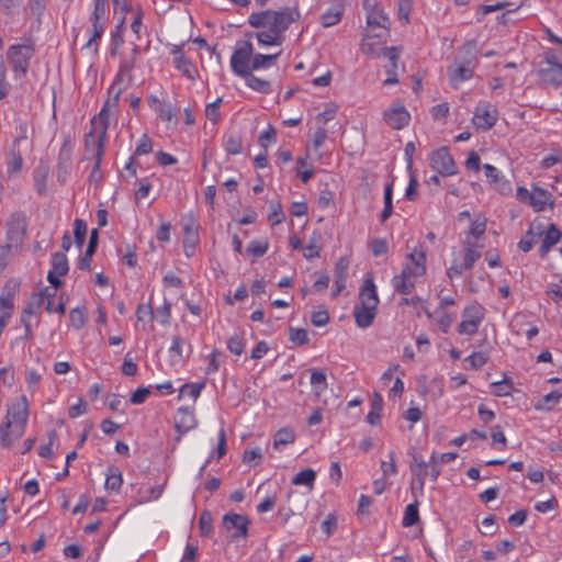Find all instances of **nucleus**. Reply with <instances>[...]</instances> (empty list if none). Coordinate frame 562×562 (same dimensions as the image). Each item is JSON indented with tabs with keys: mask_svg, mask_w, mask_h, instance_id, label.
I'll list each match as a JSON object with an SVG mask.
<instances>
[{
	"mask_svg": "<svg viewBox=\"0 0 562 562\" xmlns=\"http://www.w3.org/2000/svg\"><path fill=\"white\" fill-rule=\"evenodd\" d=\"M485 231V216L476 215L471 220L469 231L464 233L462 249L452 250L451 265L447 269V276L450 280L459 278L464 271L472 269L474 263L481 258L484 249L483 237Z\"/></svg>",
	"mask_w": 562,
	"mask_h": 562,
	"instance_id": "f257e3e1",
	"label": "nucleus"
},
{
	"mask_svg": "<svg viewBox=\"0 0 562 562\" xmlns=\"http://www.w3.org/2000/svg\"><path fill=\"white\" fill-rule=\"evenodd\" d=\"M109 92L113 94L112 98H109L99 114L93 116L91 120L92 128L90 133L86 137V147L88 150L93 149L94 153V167L91 176L99 170L102 157L104 154V145L106 140V133L111 121L115 120L117 109H119V100L121 94V89H115V83H112Z\"/></svg>",
	"mask_w": 562,
	"mask_h": 562,
	"instance_id": "f03ea898",
	"label": "nucleus"
},
{
	"mask_svg": "<svg viewBox=\"0 0 562 562\" xmlns=\"http://www.w3.org/2000/svg\"><path fill=\"white\" fill-rule=\"evenodd\" d=\"M29 419V401L25 395L15 397L7 408V414L0 425V443L10 448L25 432Z\"/></svg>",
	"mask_w": 562,
	"mask_h": 562,
	"instance_id": "7ed1b4c3",
	"label": "nucleus"
},
{
	"mask_svg": "<svg viewBox=\"0 0 562 562\" xmlns=\"http://www.w3.org/2000/svg\"><path fill=\"white\" fill-rule=\"evenodd\" d=\"M427 271V255L424 249L415 247L405 257L401 273L392 278L395 292L411 294Z\"/></svg>",
	"mask_w": 562,
	"mask_h": 562,
	"instance_id": "20e7f679",
	"label": "nucleus"
},
{
	"mask_svg": "<svg viewBox=\"0 0 562 562\" xmlns=\"http://www.w3.org/2000/svg\"><path fill=\"white\" fill-rule=\"evenodd\" d=\"M300 19V10L294 5L254 12L248 16V23L255 29H265L284 40L285 31Z\"/></svg>",
	"mask_w": 562,
	"mask_h": 562,
	"instance_id": "39448f33",
	"label": "nucleus"
},
{
	"mask_svg": "<svg viewBox=\"0 0 562 562\" xmlns=\"http://www.w3.org/2000/svg\"><path fill=\"white\" fill-rule=\"evenodd\" d=\"M359 302L353 307V317L359 328L372 325L379 305V295L373 277L368 276L359 289Z\"/></svg>",
	"mask_w": 562,
	"mask_h": 562,
	"instance_id": "423d86ee",
	"label": "nucleus"
},
{
	"mask_svg": "<svg viewBox=\"0 0 562 562\" xmlns=\"http://www.w3.org/2000/svg\"><path fill=\"white\" fill-rule=\"evenodd\" d=\"M485 307L479 302H471L461 313V323L457 327L460 335L473 336L485 318Z\"/></svg>",
	"mask_w": 562,
	"mask_h": 562,
	"instance_id": "0eeeda50",
	"label": "nucleus"
},
{
	"mask_svg": "<svg viewBox=\"0 0 562 562\" xmlns=\"http://www.w3.org/2000/svg\"><path fill=\"white\" fill-rule=\"evenodd\" d=\"M516 195L520 202L530 205L535 212H542L548 205L550 209L554 206L551 193L536 184H531L530 190L525 187H518Z\"/></svg>",
	"mask_w": 562,
	"mask_h": 562,
	"instance_id": "6e6552de",
	"label": "nucleus"
},
{
	"mask_svg": "<svg viewBox=\"0 0 562 562\" xmlns=\"http://www.w3.org/2000/svg\"><path fill=\"white\" fill-rule=\"evenodd\" d=\"M35 54L32 44H15L8 48L7 56L16 78H22L29 70L30 60Z\"/></svg>",
	"mask_w": 562,
	"mask_h": 562,
	"instance_id": "1a4fd4ad",
	"label": "nucleus"
},
{
	"mask_svg": "<svg viewBox=\"0 0 562 562\" xmlns=\"http://www.w3.org/2000/svg\"><path fill=\"white\" fill-rule=\"evenodd\" d=\"M252 54L254 46L250 42H243L235 47L229 64L236 76L243 77L251 72Z\"/></svg>",
	"mask_w": 562,
	"mask_h": 562,
	"instance_id": "9d476101",
	"label": "nucleus"
},
{
	"mask_svg": "<svg viewBox=\"0 0 562 562\" xmlns=\"http://www.w3.org/2000/svg\"><path fill=\"white\" fill-rule=\"evenodd\" d=\"M498 120V111L495 105L487 101H480L473 112L472 125L477 131L491 130Z\"/></svg>",
	"mask_w": 562,
	"mask_h": 562,
	"instance_id": "9b49d317",
	"label": "nucleus"
},
{
	"mask_svg": "<svg viewBox=\"0 0 562 562\" xmlns=\"http://www.w3.org/2000/svg\"><path fill=\"white\" fill-rule=\"evenodd\" d=\"M58 288H45L44 290L34 293L24 307L26 314H36L41 308L47 313H54V300L57 294Z\"/></svg>",
	"mask_w": 562,
	"mask_h": 562,
	"instance_id": "f8f14e48",
	"label": "nucleus"
},
{
	"mask_svg": "<svg viewBox=\"0 0 562 562\" xmlns=\"http://www.w3.org/2000/svg\"><path fill=\"white\" fill-rule=\"evenodd\" d=\"M363 8L367 12L368 31L372 32L374 27L381 29L383 34H386L390 29L389 16L375 3V0H366Z\"/></svg>",
	"mask_w": 562,
	"mask_h": 562,
	"instance_id": "ddd939ff",
	"label": "nucleus"
},
{
	"mask_svg": "<svg viewBox=\"0 0 562 562\" xmlns=\"http://www.w3.org/2000/svg\"><path fill=\"white\" fill-rule=\"evenodd\" d=\"M25 236V220L20 213L10 216L7 223V241L5 245L16 250Z\"/></svg>",
	"mask_w": 562,
	"mask_h": 562,
	"instance_id": "4468645a",
	"label": "nucleus"
},
{
	"mask_svg": "<svg viewBox=\"0 0 562 562\" xmlns=\"http://www.w3.org/2000/svg\"><path fill=\"white\" fill-rule=\"evenodd\" d=\"M429 162L431 168L442 176H451L456 173L453 158L446 147L434 150L429 155Z\"/></svg>",
	"mask_w": 562,
	"mask_h": 562,
	"instance_id": "2eb2a0df",
	"label": "nucleus"
},
{
	"mask_svg": "<svg viewBox=\"0 0 562 562\" xmlns=\"http://www.w3.org/2000/svg\"><path fill=\"white\" fill-rule=\"evenodd\" d=\"M383 119L391 128L402 130L409 124L411 114L402 103L394 102L383 113Z\"/></svg>",
	"mask_w": 562,
	"mask_h": 562,
	"instance_id": "dca6fc26",
	"label": "nucleus"
},
{
	"mask_svg": "<svg viewBox=\"0 0 562 562\" xmlns=\"http://www.w3.org/2000/svg\"><path fill=\"white\" fill-rule=\"evenodd\" d=\"M26 143L25 130H22L7 159V172L9 176L18 175L23 167V150L22 145Z\"/></svg>",
	"mask_w": 562,
	"mask_h": 562,
	"instance_id": "f3484780",
	"label": "nucleus"
},
{
	"mask_svg": "<svg viewBox=\"0 0 562 562\" xmlns=\"http://www.w3.org/2000/svg\"><path fill=\"white\" fill-rule=\"evenodd\" d=\"M50 265L47 280L54 288H60L63 285L60 278L66 276L69 270L68 259L64 252H55L52 256Z\"/></svg>",
	"mask_w": 562,
	"mask_h": 562,
	"instance_id": "a211bd4d",
	"label": "nucleus"
},
{
	"mask_svg": "<svg viewBox=\"0 0 562 562\" xmlns=\"http://www.w3.org/2000/svg\"><path fill=\"white\" fill-rule=\"evenodd\" d=\"M475 68L474 59L459 60L457 59L448 69L451 83L457 87L472 78Z\"/></svg>",
	"mask_w": 562,
	"mask_h": 562,
	"instance_id": "6ab92c4d",
	"label": "nucleus"
},
{
	"mask_svg": "<svg viewBox=\"0 0 562 562\" xmlns=\"http://www.w3.org/2000/svg\"><path fill=\"white\" fill-rule=\"evenodd\" d=\"M171 55L173 57L175 68L179 70L186 78L194 82L198 70L192 61L186 57L182 48L178 45H175L171 49Z\"/></svg>",
	"mask_w": 562,
	"mask_h": 562,
	"instance_id": "aec40b11",
	"label": "nucleus"
},
{
	"mask_svg": "<svg viewBox=\"0 0 562 562\" xmlns=\"http://www.w3.org/2000/svg\"><path fill=\"white\" fill-rule=\"evenodd\" d=\"M382 36V33L371 34L368 31L360 46L361 52L370 57H380L385 48Z\"/></svg>",
	"mask_w": 562,
	"mask_h": 562,
	"instance_id": "412c9836",
	"label": "nucleus"
},
{
	"mask_svg": "<svg viewBox=\"0 0 562 562\" xmlns=\"http://www.w3.org/2000/svg\"><path fill=\"white\" fill-rule=\"evenodd\" d=\"M249 520L244 515L227 514L223 517V526L226 530H234L233 537L240 538L247 535Z\"/></svg>",
	"mask_w": 562,
	"mask_h": 562,
	"instance_id": "4be33fe9",
	"label": "nucleus"
},
{
	"mask_svg": "<svg viewBox=\"0 0 562 562\" xmlns=\"http://www.w3.org/2000/svg\"><path fill=\"white\" fill-rule=\"evenodd\" d=\"M175 426L180 434H184L196 426V419L193 409L180 407L175 415Z\"/></svg>",
	"mask_w": 562,
	"mask_h": 562,
	"instance_id": "5701e85b",
	"label": "nucleus"
},
{
	"mask_svg": "<svg viewBox=\"0 0 562 562\" xmlns=\"http://www.w3.org/2000/svg\"><path fill=\"white\" fill-rule=\"evenodd\" d=\"M483 170L487 181L495 186L498 191L502 193H507L510 191L509 182L495 166L485 164L483 165Z\"/></svg>",
	"mask_w": 562,
	"mask_h": 562,
	"instance_id": "b1692460",
	"label": "nucleus"
},
{
	"mask_svg": "<svg viewBox=\"0 0 562 562\" xmlns=\"http://www.w3.org/2000/svg\"><path fill=\"white\" fill-rule=\"evenodd\" d=\"M186 345H187V341L184 340V338H182L180 336L172 337L171 346L168 349L169 361L172 366L182 363L184 358L189 357V355L191 352V346L188 345L189 350H188L187 355H184L183 349H184Z\"/></svg>",
	"mask_w": 562,
	"mask_h": 562,
	"instance_id": "393cba45",
	"label": "nucleus"
},
{
	"mask_svg": "<svg viewBox=\"0 0 562 562\" xmlns=\"http://www.w3.org/2000/svg\"><path fill=\"white\" fill-rule=\"evenodd\" d=\"M539 76L542 82L559 87L562 83V65L542 67L539 70Z\"/></svg>",
	"mask_w": 562,
	"mask_h": 562,
	"instance_id": "a878e982",
	"label": "nucleus"
},
{
	"mask_svg": "<svg viewBox=\"0 0 562 562\" xmlns=\"http://www.w3.org/2000/svg\"><path fill=\"white\" fill-rule=\"evenodd\" d=\"M91 27L87 31L89 38L83 48L97 53L99 49V41L102 38L105 31V23L91 22Z\"/></svg>",
	"mask_w": 562,
	"mask_h": 562,
	"instance_id": "bb28decb",
	"label": "nucleus"
},
{
	"mask_svg": "<svg viewBox=\"0 0 562 562\" xmlns=\"http://www.w3.org/2000/svg\"><path fill=\"white\" fill-rule=\"evenodd\" d=\"M241 78L245 79V83L248 88L258 93L270 94L272 92L271 82L252 75V72H248V75H245Z\"/></svg>",
	"mask_w": 562,
	"mask_h": 562,
	"instance_id": "cd10ccee",
	"label": "nucleus"
},
{
	"mask_svg": "<svg viewBox=\"0 0 562 562\" xmlns=\"http://www.w3.org/2000/svg\"><path fill=\"white\" fill-rule=\"evenodd\" d=\"M562 238V232L557 227V225L551 224L546 233L543 241L540 246L539 252L541 257H544L552 246L558 244Z\"/></svg>",
	"mask_w": 562,
	"mask_h": 562,
	"instance_id": "c85d7f7f",
	"label": "nucleus"
},
{
	"mask_svg": "<svg viewBox=\"0 0 562 562\" xmlns=\"http://www.w3.org/2000/svg\"><path fill=\"white\" fill-rule=\"evenodd\" d=\"M281 55V50L274 53V54H252V60H251V72L254 70H260V69H269L272 66L276 65V61L278 57Z\"/></svg>",
	"mask_w": 562,
	"mask_h": 562,
	"instance_id": "c756f323",
	"label": "nucleus"
},
{
	"mask_svg": "<svg viewBox=\"0 0 562 562\" xmlns=\"http://www.w3.org/2000/svg\"><path fill=\"white\" fill-rule=\"evenodd\" d=\"M383 411V397L379 393H373L371 398V408L367 415V422L371 425H378Z\"/></svg>",
	"mask_w": 562,
	"mask_h": 562,
	"instance_id": "7c9ffc66",
	"label": "nucleus"
},
{
	"mask_svg": "<svg viewBox=\"0 0 562 562\" xmlns=\"http://www.w3.org/2000/svg\"><path fill=\"white\" fill-rule=\"evenodd\" d=\"M311 386L316 396H321L327 389V376L323 370L313 369L311 372Z\"/></svg>",
	"mask_w": 562,
	"mask_h": 562,
	"instance_id": "2f4dec72",
	"label": "nucleus"
},
{
	"mask_svg": "<svg viewBox=\"0 0 562 562\" xmlns=\"http://www.w3.org/2000/svg\"><path fill=\"white\" fill-rule=\"evenodd\" d=\"M122 484V472L115 467H110L105 474V490L110 492H117L121 488Z\"/></svg>",
	"mask_w": 562,
	"mask_h": 562,
	"instance_id": "473e14b6",
	"label": "nucleus"
},
{
	"mask_svg": "<svg viewBox=\"0 0 562 562\" xmlns=\"http://www.w3.org/2000/svg\"><path fill=\"white\" fill-rule=\"evenodd\" d=\"M255 36L259 46L261 47L281 46L284 41L278 35L265 29H258V32H256Z\"/></svg>",
	"mask_w": 562,
	"mask_h": 562,
	"instance_id": "72a5a7b5",
	"label": "nucleus"
},
{
	"mask_svg": "<svg viewBox=\"0 0 562 562\" xmlns=\"http://www.w3.org/2000/svg\"><path fill=\"white\" fill-rule=\"evenodd\" d=\"M342 16V9L338 5H334L328 8L323 14H322V24L325 27L334 26L337 23L340 22Z\"/></svg>",
	"mask_w": 562,
	"mask_h": 562,
	"instance_id": "f704fd0d",
	"label": "nucleus"
},
{
	"mask_svg": "<svg viewBox=\"0 0 562 562\" xmlns=\"http://www.w3.org/2000/svg\"><path fill=\"white\" fill-rule=\"evenodd\" d=\"M393 182H389L384 188V209L381 212L380 220L384 223L393 213Z\"/></svg>",
	"mask_w": 562,
	"mask_h": 562,
	"instance_id": "c9c22d12",
	"label": "nucleus"
},
{
	"mask_svg": "<svg viewBox=\"0 0 562 562\" xmlns=\"http://www.w3.org/2000/svg\"><path fill=\"white\" fill-rule=\"evenodd\" d=\"M269 209L270 212L268 214V222L270 223L271 226L279 225L285 220L282 205L279 201H270Z\"/></svg>",
	"mask_w": 562,
	"mask_h": 562,
	"instance_id": "e433bc0d",
	"label": "nucleus"
},
{
	"mask_svg": "<svg viewBox=\"0 0 562 562\" xmlns=\"http://www.w3.org/2000/svg\"><path fill=\"white\" fill-rule=\"evenodd\" d=\"M316 479V472L313 469H305L300 471L293 479V485H302L312 487Z\"/></svg>",
	"mask_w": 562,
	"mask_h": 562,
	"instance_id": "4c0bfd02",
	"label": "nucleus"
},
{
	"mask_svg": "<svg viewBox=\"0 0 562 562\" xmlns=\"http://www.w3.org/2000/svg\"><path fill=\"white\" fill-rule=\"evenodd\" d=\"M137 52H138V47L135 46L133 48V56L132 58L130 59H125L121 63L120 65V69H119V74L116 76V80H115V85L119 80H123L125 77L126 78H130L131 77V72L134 68V65H135V56L137 55Z\"/></svg>",
	"mask_w": 562,
	"mask_h": 562,
	"instance_id": "58836bf2",
	"label": "nucleus"
},
{
	"mask_svg": "<svg viewBox=\"0 0 562 562\" xmlns=\"http://www.w3.org/2000/svg\"><path fill=\"white\" fill-rule=\"evenodd\" d=\"M419 520V512L417 503L408 504L405 508L402 525L404 527H412Z\"/></svg>",
	"mask_w": 562,
	"mask_h": 562,
	"instance_id": "ea45409f",
	"label": "nucleus"
},
{
	"mask_svg": "<svg viewBox=\"0 0 562 562\" xmlns=\"http://www.w3.org/2000/svg\"><path fill=\"white\" fill-rule=\"evenodd\" d=\"M106 12L108 9L105 0H93V10L90 15V21L105 23Z\"/></svg>",
	"mask_w": 562,
	"mask_h": 562,
	"instance_id": "a19ab883",
	"label": "nucleus"
},
{
	"mask_svg": "<svg viewBox=\"0 0 562 562\" xmlns=\"http://www.w3.org/2000/svg\"><path fill=\"white\" fill-rule=\"evenodd\" d=\"M488 359L487 351H474L465 358V361L470 363L471 369L479 370L487 363Z\"/></svg>",
	"mask_w": 562,
	"mask_h": 562,
	"instance_id": "79ce46f5",
	"label": "nucleus"
},
{
	"mask_svg": "<svg viewBox=\"0 0 562 562\" xmlns=\"http://www.w3.org/2000/svg\"><path fill=\"white\" fill-rule=\"evenodd\" d=\"M429 463L425 462L422 457H414L413 464L411 467L412 472L418 476L420 485H424V480L428 475Z\"/></svg>",
	"mask_w": 562,
	"mask_h": 562,
	"instance_id": "37998d69",
	"label": "nucleus"
},
{
	"mask_svg": "<svg viewBox=\"0 0 562 562\" xmlns=\"http://www.w3.org/2000/svg\"><path fill=\"white\" fill-rule=\"evenodd\" d=\"M295 439L294 432L289 428L280 429L273 439L274 449H280V447L292 443Z\"/></svg>",
	"mask_w": 562,
	"mask_h": 562,
	"instance_id": "c03bdc74",
	"label": "nucleus"
},
{
	"mask_svg": "<svg viewBox=\"0 0 562 562\" xmlns=\"http://www.w3.org/2000/svg\"><path fill=\"white\" fill-rule=\"evenodd\" d=\"M154 318L161 325H167L171 318V303L165 299L164 303L154 313Z\"/></svg>",
	"mask_w": 562,
	"mask_h": 562,
	"instance_id": "a18cd8bd",
	"label": "nucleus"
},
{
	"mask_svg": "<svg viewBox=\"0 0 562 562\" xmlns=\"http://www.w3.org/2000/svg\"><path fill=\"white\" fill-rule=\"evenodd\" d=\"M269 248V243L266 239L251 240L247 246V252L254 257H262Z\"/></svg>",
	"mask_w": 562,
	"mask_h": 562,
	"instance_id": "49530a36",
	"label": "nucleus"
},
{
	"mask_svg": "<svg viewBox=\"0 0 562 562\" xmlns=\"http://www.w3.org/2000/svg\"><path fill=\"white\" fill-rule=\"evenodd\" d=\"M561 397V393H559L558 391H552L540 400L536 408L550 411L560 402Z\"/></svg>",
	"mask_w": 562,
	"mask_h": 562,
	"instance_id": "de8ad7c7",
	"label": "nucleus"
},
{
	"mask_svg": "<svg viewBox=\"0 0 562 562\" xmlns=\"http://www.w3.org/2000/svg\"><path fill=\"white\" fill-rule=\"evenodd\" d=\"M204 387L203 383H186L180 389V397H190L193 401L200 396L202 390Z\"/></svg>",
	"mask_w": 562,
	"mask_h": 562,
	"instance_id": "09e8293b",
	"label": "nucleus"
},
{
	"mask_svg": "<svg viewBox=\"0 0 562 562\" xmlns=\"http://www.w3.org/2000/svg\"><path fill=\"white\" fill-rule=\"evenodd\" d=\"M381 471L384 479H387L390 476H394L397 474V465L395 463V452L390 451L389 452V461H381L380 464Z\"/></svg>",
	"mask_w": 562,
	"mask_h": 562,
	"instance_id": "8fccbe9b",
	"label": "nucleus"
},
{
	"mask_svg": "<svg viewBox=\"0 0 562 562\" xmlns=\"http://www.w3.org/2000/svg\"><path fill=\"white\" fill-rule=\"evenodd\" d=\"M245 346L246 344L244 337L238 334H235L232 337H229L227 341V349L236 356H240L244 352Z\"/></svg>",
	"mask_w": 562,
	"mask_h": 562,
	"instance_id": "3c124183",
	"label": "nucleus"
},
{
	"mask_svg": "<svg viewBox=\"0 0 562 562\" xmlns=\"http://www.w3.org/2000/svg\"><path fill=\"white\" fill-rule=\"evenodd\" d=\"M87 224L83 220L76 218L74 222V235L76 244L81 247L87 235Z\"/></svg>",
	"mask_w": 562,
	"mask_h": 562,
	"instance_id": "603ef678",
	"label": "nucleus"
},
{
	"mask_svg": "<svg viewBox=\"0 0 562 562\" xmlns=\"http://www.w3.org/2000/svg\"><path fill=\"white\" fill-rule=\"evenodd\" d=\"M491 438L497 450L503 451L506 449L507 439L501 426H495L492 428Z\"/></svg>",
	"mask_w": 562,
	"mask_h": 562,
	"instance_id": "864d4df0",
	"label": "nucleus"
},
{
	"mask_svg": "<svg viewBox=\"0 0 562 562\" xmlns=\"http://www.w3.org/2000/svg\"><path fill=\"white\" fill-rule=\"evenodd\" d=\"M224 148L229 155H238L241 151V140L236 135H229L224 142Z\"/></svg>",
	"mask_w": 562,
	"mask_h": 562,
	"instance_id": "5fc2aeb1",
	"label": "nucleus"
},
{
	"mask_svg": "<svg viewBox=\"0 0 562 562\" xmlns=\"http://www.w3.org/2000/svg\"><path fill=\"white\" fill-rule=\"evenodd\" d=\"M491 386L493 394L501 397L510 395L513 391V384L507 380L493 382Z\"/></svg>",
	"mask_w": 562,
	"mask_h": 562,
	"instance_id": "6e6d98bb",
	"label": "nucleus"
},
{
	"mask_svg": "<svg viewBox=\"0 0 562 562\" xmlns=\"http://www.w3.org/2000/svg\"><path fill=\"white\" fill-rule=\"evenodd\" d=\"M164 488L160 485L150 486L142 492L139 503L157 501L162 495Z\"/></svg>",
	"mask_w": 562,
	"mask_h": 562,
	"instance_id": "4d7b16f0",
	"label": "nucleus"
},
{
	"mask_svg": "<svg viewBox=\"0 0 562 562\" xmlns=\"http://www.w3.org/2000/svg\"><path fill=\"white\" fill-rule=\"evenodd\" d=\"M261 458H262V450L259 447L252 448V449H247L244 451L243 462L251 467V465L257 464Z\"/></svg>",
	"mask_w": 562,
	"mask_h": 562,
	"instance_id": "13d9d810",
	"label": "nucleus"
},
{
	"mask_svg": "<svg viewBox=\"0 0 562 562\" xmlns=\"http://www.w3.org/2000/svg\"><path fill=\"white\" fill-rule=\"evenodd\" d=\"M153 142L147 134H143L137 142L135 155L142 156L151 153Z\"/></svg>",
	"mask_w": 562,
	"mask_h": 562,
	"instance_id": "bf43d9fd",
	"label": "nucleus"
},
{
	"mask_svg": "<svg viewBox=\"0 0 562 562\" xmlns=\"http://www.w3.org/2000/svg\"><path fill=\"white\" fill-rule=\"evenodd\" d=\"M349 261L346 258H339L335 265V280L347 281Z\"/></svg>",
	"mask_w": 562,
	"mask_h": 562,
	"instance_id": "052dcab7",
	"label": "nucleus"
},
{
	"mask_svg": "<svg viewBox=\"0 0 562 562\" xmlns=\"http://www.w3.org/2000/svg\"><path fill=\"white\" fill-rule=\"evenodd\" d=\"M289 339L297 346H302L308 341V335L305 329L290 328Z\"/></svg>",
	"mask_w": 562,
	"mask_h": 562,
	"instance_id": "680f3d73",
	"label": "nucleus"
},
{
	"mask_svg": "<svg viewBox=\"0 0 562 562\" xmlns=\"http://www.w3.org/2000/svg\"><path fill=\"white\" fill-rule=\"evenodd\" d=\"M450 106L447 102L436 104L431 108L430 114L435 121H443L448 116Z\"/></svg>",
	"mask_w": 562,
	"mask_h": 562,
	"instance_id": "e2e57ef3",
	"label": "nucleus"
},
{
	"mask_svg": "<svg viewBox=\"0 0 562 562\" xmlns=\"http://www.w3.org/2000/svg\"><path fill=\"white\" fill-rule=\"evenodd\" d=\"M536 240L537 234L533 233L532 228H530L518 243V248L524 252H528L535 245Z\"/></svg>",
	"mask_w": 562,
	"mask_h": 562,
	"instance_id": "0e129e2a",
	"label": "nucleus"
},
{
	"mask_svg": "<svg viewBox=\"0 0 562 562\" xmlns=\"http://www.w3.org/2000/svg\"><path fill=\"white\" fill-rule=\"evenodd\" d=\"M437 313H438V317H437L436 322H437L440 330L443 334H447L452 325L453 318L449 313H447L445 311L437 310Z\"/></svg>",
	"mask_w": 562,
	"mask_h": 562,
	"instance_id": "69168bd1",
	"label": "nucleus"
},
{
	"mask_svg": "<svg viewBox=\"0 0 562 562\" xmlns=\"http://www.w3.org/2000/svg\"><path fill=\"white\" fill-rule=\"evenodd\" d=\"M42 380V374L34 369H29L25 372V382L30 391H34Z\"/></svg>",
	"mask_w": 562,
	"mask_h": 562,
	"instance_id": "338daca9",
	"label": "nucleus"
},
{
	"mask_svg": "<svg viewBox=\"0 0 562 562\" xmlns=\"http://www.w3.org/2000/svg\"><path fill=\"white\" fill-rule=\"evenodd\" d=\"M69 318H70L71 325L76 329L82 328L85 323H86L85 314H83V312L80 308H72L69 312Z\"/></svg>",
	"mask_w": 562,
	"mask_h": 562,
	"instance_id": "774afa93",
	"label": "nucleus"
}]
</instances>
